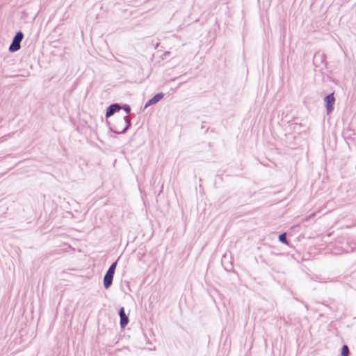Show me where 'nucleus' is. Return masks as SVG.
I'll list each match as a JSON object with an SVG mask.
<instances>
[{"label":"nucleus","instance_id":"obj_1","mask_svg":"<svg viewBox=\"0 0 356 356\" xmlns=\"http://www.w3.org/2000/svg\"><path fill=\"white\" fill-rule=\"evenodd\" d=\"M117 263H118V261H115V262H113L110 266V267L107 270L106 274L104 275L103 284H104V287L106 289H108L112 284L113 276H114L115 268L117 266Z\"/></svg>","mask_w":356,"mask_h":356},{"label":"nucleus","instance_id":"obj_2","mask_svg":"<svg viewBox=\"0 0 356 356\" xmlns=\"http://www.w3.org/2000/svg\"><path fill=\"white\" fill-rule=\"evenodd\" d=\"M24 38V33L22 31H17L13 38L12 42L9 46L8 50L10 52H15L20 49L21 42Z\"/></svg>","mask_w":356,"mask_h":356},{"label":"nucleus","instance_id":"obj_3","mask_svg":"<svg viewBox=\"0 0 356 356\" xmlns=\"http://www.w3.org/2000/svg\"><path fill=\"white\" fill-rule=\"evenodd\" d=\"M324 102H325L326 111L327 114L332 113L334 109V104L335 103V98L334 97V92H332L324 98Z\"/></svg>","mask_w":356,"mask_h":356},{"label":"nucleus","instance_id":"obj_4","mask_svg":"<svg viewBox=\"0 0 356 356\" xmlns=\"http://www.w3.org/2000/svg\"><path fill=\"white\" fill-rule=\"evenodd\" d=\"M314 61L317 67H320V64L323 65L325 67L327 66L326 56L324 54L316 53L314 55Z\"/></svg>","mask_w":356,"mask_h":356},{"label":"nucleus","instance_id":"obj_5","mask_svg":"<svg viewBox=\"0 0 356 356\" xmlns=\"http://www.w3.org/2000/svg\"><path fill=\"white\" fill-rule=\"evenodd\" d=\"M122 109V106L118 103H114L108 106L106 111V118H108L112 116L115 113Z\"/></svg>","mask_w":356,"mask_h":356},{"label":"nucleus","instance_id":"obj_6","mask_svg":"<svg viewBox=\"0 0 356 356\" xmlns=\"http://www.w3.org/2000/svg\"><path fill=\"white\" fill-rule=\"evenodd\" d=\"M119 316L120 318V326L122 328H124L129 323V318L125 314V311L124 307H121L119 311Z\"/></svg>","mask_w":356,"mask_h":356},{"label":"nucleus","instance_id":"obj_7","mask_svg":"<svg viewBox=\"0 0 356 356\" xmlns=\"http://www.w3.org/2000/svg\"><path fill=\"white\" fill-rule=\"evenodd\" d=\"M163 96L164 94L163 92H159L156 94L153 97H152L147 102L144 108H146L151 105L156 104L163 97Z\"/></svg>","mask_w":356,"mask_h":356},{"label":"nucleus","instance_id":"obj_8","mask_svg":"<svg viewBox=\"0 0 356 356\" xmlns=\"http://www.w3.org/2000/svg\"><path fill=\"white\" fill-rule=\"evenodd\" d=\"M123 120L126 123V126L124 127V128L120 131H118L117 130H114L113 129H111V131L117 134H124L129 129V127H131V119L129 118V116H125L123 118Z\"/></svg>","mask_w":356,"mask_h":356},{"label":"nucleus","instance_id":"obj_9","mask_svg":"<svg viewBox=\"0 0 356 356\" xmlns=\"http://www.w3.org/2000/svg\"><path fill=\"white\" fill-rule=\"evenodd\" d=\"M279 241L284 243V244H286V245H289V241L287 240L286 238V233H282V234H280L279 235Z\"/></svg>","mask_w":356,"mask_h":356},{"label":"nucleus","instance_id":"obj_10","mask_svg":"<svg viewBox=\"0 0 356 356\" xmlns=\"http://www.w3.org/2000/svg\"><path fill=\"white\" fill-rule=\"evenodd\" d=\"M341 356H349L350 351L348 346L343 345L341 348Z\"/></svg>","mask_w":356,"mask_h":356},{"label":"nucleus","instance_id":"obj_11","mask_svg":"<svg viewBox=\"0 0 356 356\" xmlns=\"http://www.w3.org/2000/svg\"><path fill=\"white\" fill-rule=\"evenodd\" d=\"M122 108L127 113L129 114L131 112V108L128 104H124Z\"/></svg>","mask_w":356,"mask_h":356},{"label":"nucleus","instance_id":"obj_12","mask_svg":"<svg viewBox=\"0 0 356 356\" xmlns=\"http://www.w3.org/2000/svg\"><path fill=\"white\" fill-rule=\"evenodd\" d=\"M201 128H202V129H205V132H207V131H208V129H209V127H206L204 126V122L202 123Z\"/></svg>","mask_w":356,"mask_h":356},{"label":"nucleus","instance_id":"obj_13","mask_svg":"<svg viewBox=\"0 0 356 356\" xmlns=\"http://www.w3.org/2000/svg\"><path fill=\"white\" fill-rule=\"evenodd\" d=\"M169 54H170V52H169V51H166V52L165 53V55H169Z\"/></svg>","mask_w":356,"mask_h":356}]
</instances>
